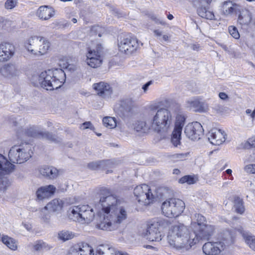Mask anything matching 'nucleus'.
Returning <instances> with one entry per match:
<instances>
[{
	"label": "nucleus",
	"mask_w": 255,
	"mask_h": 255,
	"mask_svg": "<svg viewBox=\"0 0 255 255\" xmlns=\"http://www.w3.org/2000/svg\"><path fill=\"white\" fill-rule=\"evenodd\" d=\"M164 103L168 106L167 108H160L156 111H152L149 116L152 126V130L157 132L166 131L172 125V113L179 112L180 106L172 103L170 99H166Z\"/></svg>",
	"instance_id": "3"
},
{
	"label": "nucleus",
	"mask_w": 255,
	"mask_h": 255,
	"mask_svg": "<svg viewBox=\"0 0 255 255\" xmlns=\"http://www.w3.org/2000/svg\"><path fill=\"white\" fill-rule=\"evenodd\" d=\"M133 193L136 199L139 203L146 205L154 200V196L151 190L146 184L137 186L134 189Z\"/></svg>",
	"instance_id": "10"
},
{
	"label": "nucleus",
	"mask_w": 255,
	"mask_h": 255,
	"mask_svg": "<svg viewBox=\"0 0 255 255\" xmlns=\"http://www.w3.org/2000/svg\"><path fill=\"white\" fill-rule=\"evenodd\" d=\"M187 104L190 108L199 112H206L208 110V105L198 98L191 99L187 101Z\"/></svg>",
	"instance_id": "23"
},
{
	"label": "nucleus",
	"mask_w": 255,
	"mask_h": 255,
	"mask_svg": "<svg viewBox=\"0 0 255 255\" xmlns=\"http://www.w3.org/2000/svg\"><path fill=\"white\" fill-rule=\"evenodd\" d=\"M66 75L60 68L49 69L42 72L38 77L40 86L47 90H53L60 88L65 82Z\"/></svg>",
	"instance_id": "4"
},
{
	"label": "nucleus",
	"mask_w": 255,
	"mask_h": 255,
	"mask_svg": "<svg viewBox=\"0 0 255 255\" xmlns=\"http://www.w3.org/2000/svg\"><path fill=\"white\" fill-rule=\"evenodd\" d=\"M186 136L192 140L200 139L203 135V129L200 123L195 122L188 124L185 128Z\"/></svg>",
	"instance_id": "12"
},
{
	"label": "nucleus",
	"mask_w": 255,
	"mask_h": 255,
	"mask_svg": "<svg viewBox=\"0 0 255 255\" xmlns=\"http://www.w3.org/2000/svg\"><path fill=\"white\" fill-rule=\"evenodd\" d=\"M220 47H221L225 51L227 52H229V48L227 46V45L223 44V43H218Z\"/></svg>",
	"instance_id": "59"
},
{
	"label": "nucleus",
	"mask_w": 255,
	"mask_h": 255,
	"mask_svg": "<svg viewBox=\"0 0 255 255\" xmlns=\"http://www.w3.org/2000/svg\"><path fill=\"white\" fill-rule=\"evenodd\" d=\"M68 255H80L78 250H76L75 248L71 249L68 254Z\"/></svg>",
	"instance_id": "56"
},
{
	"label": "nucleus",
	"mask_w": 255,
	"mask_h": 255,
	"mask_svg": "<svg viewBox=\"0 0 255 255\" xmlns=\"http://www.w3.org/2000/svg\"><path fill=\"white\" fill-rule=\"evenodd\" d=\"M40 175L49 179H56L59 176V171L55 167L43 165L38 168Z\"/></svg>",
	"instance_id": "21"
},
{
	"label": "nucleus",
	"mask_w": 255,
	"mask_h": 255,
	"mask_svg": "<svg viewBox=\"0 0 255 255\" xmlns=\"http://www.w3.org/2000/svg\"><path fill=\"white\" fill-rule=\"evenodd\" d=\"M24 46L30 55L39 56L48 52L51 47V43L43 36L33 35L25 41Z\"/></svg>",
	"instance_id": "5"
},
{
	"label": "nucleus",
	"mask_w": 255,
	"mask_h": 255,
	"mask_svg": "<svg viewBox=\"0 0 255 255\" xmlns=\"http://www.w3.org/2000/svg\"><path fill=\"white\" fill-rule=\"evenodd\" d=\"M178 113L175 117L173 130L182 132L183 127L185 124V117L183 114L180 113V111Z\"/></svg>",
	"instance_id": "31"
},
{
	"label": "nucleus",
	"mask_w": 255,
	"mask_h": 255,
	"mask_svg": "<svg viewBox=\"0 0 255 255\" xmlns=\"http://www.w3.org/2000/svg\"><path fill=\"white\" fill-rule=\"evenodd\" d=\"M186 155V154H179L177 155V157L180 159H183L184 158Z\"/></svg>",
	"instance_id": "62"
},
{
	"label": "nucleus",
	"mask_w": 255,
	"mask_h": 255,
	"mask_svg": "<svg viewBox=\"0 0 255 255\" xmlns=\"http://www.w3.org/2000/svg\"><path fill=\"white\" fill-rule=\"evenodd\" d=\"M93 88L97 94L104 99L110 98L113 94L112 88L109 84L104 82L94 84Z\"/></svg>",
	"instance_id": "14"
},
{
	"label": "nucleus",
	"mask_w": 255,
	"mask_h": 255,
	"mask_svg": "<svg viewBox=\"0 0 255 255\" xmlns=\"http://www.w3.org/2000/svg\"><path fill=\"white\" fill-rule=\"evenodd\" d=\"M20 73V70L17 67L11 63L5 64L0 68V74L1 76L8 80L19 77Z\"/></svg>",
	"instance_id": "15"
},
{
	"label": "nucleus",
	"mask_w": 255,
	"mask_h": 255,
	"mask_svg": "<svg viewBox=\"0 0 255 255\" xmlns=\"http://www.w3.org/2000/svg\"><path fill=\"white\" fill-rule=\"evenodd\" d=\"M117 252L118 251L109 245H101L97 249L99 255H116Z\"/></svg>",
	"instance_id": "29"
},
{
	"label": "nucleus",
	"mask_w": 255,
	"mask_h": 255,
	"mask_svg": "<svg viewBox=\"0 0 255 255\" xmlns=\"http://www.w3.org/2000/svg\"><path fill=\"white\" fill-rule=\"evenodd\" d=\"M169 36H168L167 35H163L162 36V39H163V40L165 41H168L169 40Z\"/></svg>",
	"instance_id": "63"
},
{
	"label": "nucleus",
	"mask_w": 255,
	"mask_h": 255,
	"mask_svg": "<svg viewBox=\"0 0 255 255\" xmlns=\"http://www.w3.org/2000/svg\"><path fill=\"white\" fill-rule=\"evenodd\" d=\"M12 162L0 154V176L9 175L14 171L15 165Z\"/></svg>",
	"instance_id": "20"
},
{
	"label": "nucleus",
	"mask_w": 255,
	"mask_h": 255,
	"mask_svg": "<svg viewBox=\"0 0 255 255\" xmlns=\"http://www.w3.org/2000/svg\"><path fill=\"white\" fill-rule=\"evenodd\" d=\"M252 19V14L248 9H243L241 12L238 17V22L241 25H248L249 24Z\"/></svg>",
	"instance_id": "30"
},
{
	"label": "nucleus",
	"mask_w": 255,
	"mask_h": 255,
	"mask_svg": "<svg viewBox=\"0 0 255 255\" xmlns=\"http://www.w3.org/2000/svg\"><path fill=\"white\" fill-rule=\"evenodd\" d=\"M180 173V170L178 169H174L173 170V173L174 174H177H177H179Z\"/></svg>",
	"instance_id": "64"
},
{
	"label": "nucleus",
	"mask_w": 255,
	"mask_h": 255,
	"mask_svg": "<svg viewBox=\"0 0 255 255\" xmlns=\"http://www.w3.org/2000/svg\"><path fill=\"white\" fill-rule=\"evenodd\" d=\"M151 81H149L142 86V89L143 90L144 93H146L147 91L148 90V87L151 84Z\"/></svg>",
	"instance_id": "55"
},
{
	"label": "nucleus",
	"mask_w": 255,
	"mask_h": 255,
	"mask_svg": "<svg viewBox=\"0 0 255 255\" xmlns=\"http://www.w3.org/2000/svg\"><path fill=\"white\" fill-rule=\"evenodd\" d=\"M139 235L149 242H160L163 237L160 222L157 220L148 222L139 231Z\"/></svg>",
	"instance_id": "9"
},
{
	"label": "nucleus",
	"mask_w": 255,
	"mask_h": 255,
	"mask_svg": "<svg viewBox=\"0 0 255 255\" xmlns=\"http://www.w3.org/2000/svg\"><path fill=\"white\" fill-rule=\"evenodd\" d=\"M133 128L136 131L146 132L150 129L152 130V126L148 117L145 121H136L133 125Z\"/></svg>",
	"instance_id": "25"
},
{
	"label": "nucleus",
	"mask_w": 255,
	"mask_h": 255,
	"mask_svg": "<svg viewBox=\"0 0 255 255\" xmlns=\"http://www.w3.org/2000/svg\"><path fill=\"white\" fill-rule=\"evenodd\" d=\"M214 110L216 111L217 113H219L222 112L221 110V107L219 106H218L217 107H215L214 108Z\"/></svg>",
	"instance_id": "61"
},
{
	"label": "nucleus",
	"mask_w": 255,
	"mask_h": 255,
	"mask_svg": "<svg viewBox=\"0 0 255 255\" xmlns=\"http://www.w3.org/2000/svg\"><path fill=\"white\" fill-rule=\"evenodd\" d=\"M55 14L54 9L47 5L40 6L36 12L37 16L41 20H47L49 19Z\"/></svg>",
	"instance_id": "22"
},
{
	"label": "nucleus",
	"mask_w": 255,
	"mask_h": 255,
	"mask_svg": "<svg viewBox=\"0 0 255 255\" xmlns=\"http://www.w3.org/2000/svg\"><path fill=\"white\" fill-rule=\"evenodd\" d=\"M248 142L251 146L255 147V136L249 139Z\"/></svg>",
	"instance_id": "57"
},
{
	"label": "nucleus",
	"mask_w": 255,
	"mask_h": 255,
	"mask_svg": "<svg viewBox=\"0 0 255 255\" xmlns=\"http://www.w3.org/2000/svg\"><path fill=\"white\" fill-rule=\"evenodd\" d=\"M102 49L101 45H98L95 48H89L86 54V57L102 58L101 55Z\"/></svg>",
	"instance_id": "33"
},
{
	"label": "nucleus",
	"mask_w": 255,
	"mask_h": 255,
	"mask_svg": "<svg viewBox=\"0 0 255 255\" xmlns=\"http://www.w3.org/2000/svg\"><path fill=\"white\" fill-rule=\"evenodd\" d=\"M103 60L102 58H86L85 62L87 64L93 68H97L99 67L102 64Z\"/></svg>",
	"instance_id": "35"
},
{
	"label": "nucleus",
	"mask_w": 255,
	"mask_h": 255,
	"mask_svg": "<svg viewBox=\"0 0 255 255\" xmlns=\"http://www.w3.org/2000/svg\"><path fill=\"white\" fill-rule=\"evenodd\" d=\"M15 49L11 43L2 42L0 43V61L6 62L14 55Z\"/></svg>",
	"instance_id": "16"
},
{
	"label": "nucleus",
	"mask_w": 255,
	"mask_h": 255,
	"mask_svg": "<svg viewBox=\"0 0 255 255\" xmlns=\"http://www.w3.org/2000/svg\"><path fill=\"white\" fill-rule=\"evenodd\" d=\"M228 31L233 38L236 39H239L240 35L236 27L233 25L229 26L228 27Z\"/></svg>",
	"instance_id": "47"
},
{
	"label": "nucleus",
	"mask_w": 255,
	"mask_h": 255,
	"mask_svg": "<svg viewBox=\"0 0 255 255\" xmlns=\"http://www.w3.org/2000/svg\"><path fill=\"white\" fill-rule=\"evenodd\" d=\"M181 132L173 130L171 137V142L175 146H177L180 143Z\"/></svg>",
	"instance_id": "45"
},
{
	"label": "nucleus",
	"mask_w": 255,
	"mask_h": 255,
	"mask_svg": "<svg viewBox=\"0 0 255 255\" xmlns=\"http://www.w3.org/2000/svg\"><path fill=\"white\" fill-rule=\"evenodd\" d=\"M33 248L35 251H41L49 250L52 247L42 240H38L34 243Z\"/></svg>",
	"instance_id": "34"
},
{
	"label": "nucleus",
	"mask_w": 255,
	"mask_h": 255,
	"mask_svg": "<svg viewBox=\"0 0 255 255\" xmlns=\"http://www.w3.org/2000/svg\"><path fill=\"white\" fill-rule=\"evenodd\" d=\"M215 231L214 226L203 225L191 232L183 224L171 226L167 235L168 243L170 248L180 253L189 251L200 240H208Z\"/></svg>",
	"instance_id": "1"
},
{
	"label": "nucleus",
	"mask_w": 255,
	"mask_h": 255,
	"mask_svg": "<svg viewBox=\"0 0 255 255\" xmlns=\"http://www.w3.org/2000/svg\"><path fill=\"white\" fill-rule=\"evenodd\" d=\"M195 217L196 218V221L192 222L191 224V228L193 230L197 229L198 228H199L202 226L203 225H204V217L200 214H197L195 215Z\"/></svg>",
	"instance_id": "42"
},
{
	"label": "nucleus",
	"mask_w": 255,
	"mask_h": 255,
	"mask_svg": "<svg viewBox=\"0 0 255 255\" xmlns=\"http://www.w3.org/2000/svg\"><path fill=\"white\" fill-rule=\"evenodd\" d=\"M234 207L237 213L240 214L244 213L245 208L243 199L239 197H236L234 200Z\"/></svg>",
	"instance_id": "38"
},
{
	"label": "nucleus",
	"mask_w": 255,
	"mask_h": 255,
	"mask_svg": "<svg viewBox=\"0 0 255 255\" xmlns=\"http://www.w3.org/2000/svg\"><path fill=\"white\" fill-rule=\"evenodd\" d=\"M236 230L242 234L246 244L249 248L252 250L255 251V236L249 232H245L241 227Z\"/></svg>",
	"instance_id": "24"
},
{
	"label": "nucleus",
	"mask_w": 255,
	"mask_h": 255,
	"mask_svg": "<svg viewBox=\"0 0 255 255\" xmlns=\"http://www.w3.org/2000/svg\"><path fill=\"white\" fill-rule=\"evenodd\" d=\"M178 182L181 184L186 183L188 184H193L196 182V180L191 175H186L179 179Z\"/></svg>",
	"instance_id": "46"
},
{
	"label": "nucleus",
	"mask_w": 255,
	"mask_h": 255,
	"mask_svg": "<svg viewBox=\"0 0 255 255\" xmlns=\"http://www.w3.org/2000/svg\"><path fill=\"white\" fill-rule=\"evenodd\" d=\"M74 237L73 232L67 230H62L58 232L57 234L58 239L63 242L71 240Z\"/></svg>",
	"instance_id": "36"
},
{
	"label": "nucleus",
	"mask_w": 255,
	"mask_h": 255,
	"mask_svg": "<svg viewBox=\"0 0 255 255\" xmlns=\"http://www.w3.org/2000/svg\"><path fill=\"white\" fill-rule=\"evenodd\" d=\"M238 7V4L233 3L231 1H226L224 2L222 6V14L226 17L229 16L233 13Z\"/></svg>",
	"instance_id": "27"
},
{
	"label": "nucleus",
	"mask_w": 255,
	"mask_h": 255,
	"mask_svg": "<svg viewBox=\"0 0 255 255\" xmlns=\"http://www.w3.org/2000/svg\"><path fill=\"white\" fill-rule=\"evenodd\" d=\"M22 224L27 231H31L32 230V225L29 223L22 222Z\"/></svg>",
	"instance_id": "54"
},
{
	"label": "nucleus",
	"mask_w": 255,
	"mask_h": 255,
	"mask_svg": "<svg viewBox=\"0 0 255 255\" xmlns=\"http://www.w3.org/2000/svg\"><path fill=\"white\" fill-rule=\"evenodd\" d=\"M236 237L235 231H225L222 233L221 241L222 244H223L226 248V247L231 245L234 242Z\"/></svg>",
	"instance_id": "26"
},
{
	"label": "nucleus",
	"mask_w": 255,
	"mask_h": 255,
	"mask_svg": "<svg viewBox=\"0 0 255 255\" xmlns=\"http://www.w3.org/2000/svg\"><path fill=\"white\" fill-rule=\"evenodd\" d=\"M1 241L9 249L12 251H16L18 248L17 241L7 236H3L1 238Z\"/></svg>",
	"instance_id": "32"
},
{
	"label": "nucleus",
	"mask_w": 255,
	"mask_h": 255,
	"mask_svg": "<svg viewBox=\"0 0 255 255\" xmlns=\"http://www.w3.org/2000/svg\"><path fill=\"white\" fill-rule=\"evenodd\" d=\"M48 211L47 209H45V207L39 211V217L42 221L45 224L49 223L50 220V217L47 213Z\"/></svg>",
	"instance_id": "44"
},
{
	"label": "nucleus",
	"mask_w": 255,
	"mask_h": 255,
	"mask_svg": "<svg viewBox=\"0 0 255 255\" xmlns=\"http://www.w3.org/2000/svg\"><path fill=\"white\" fill-rule=\"evenodd\" d=\"M63 206V203L62 200L54 199L45 206V209H47L50 212H58L62 210Z\"/></svg>",
	"instance_id": "28"
},
{
	"label": "nucleus",
	"mask_w": 255,
	"mask_h": 255,
	"mask_svg": "<svg viewBox=\"0 0 255 255\" xmlns=\"http://www.w3.org/2000/svg\"><path fill=\"white\" fill-rule=\"evenodd\" d=\"M25 136L34 137H44L51 140H54L53 136L48 132H43L38 127L29 126L25 128L23 131Z\"/></svg>",
	"instance_id": "18"
},
{
	"label": "nucleus",
	"mask_w": 255,
	"mask_h": 255,
	"mask_svg": "<svg viewBox=\"0 0 255 255\" xmlns=\"http://www.w3.org/2000/svg\"><path fill=\"white\" fill-rule=\"evenodd\" d=\"M185 204L178 198H171L162 202L161 210L162 214L168 218H173L179 216L184 211Z\"/></svg>",
	"instance_id": "8"
},
{
	"label": "nucleus",
	"mask_w": 255,
	"mask_h": 255,
	"mask_svg": "<svg viewBox=\"0 0 255 255\" xmlns=\"http://www.w3.org/2000/svg\"><path fill=\"white\" fill-rule=\"evenodd\" d=\"M99 205L101 209L98 214L102 221L97 227L101 230H114L128 217L127 208L121 206L117 197L108 190L102 191Z\"/></svg>",
	"instance_id": "2"
},
{
	"label": "nucleus",
	"mask_w": 255,
	"mask_h": 255,
	"mask_svg": "<svg viewBox=\"0 0 255 255\" xmlns=\"http://www.w3.org/2000/svg\"><path fill=\"white\" fill-rule=\"evenodd\" d=\"M244 171L248 174H255V164H250L244 167Z\"/></svg>",
	"instance_id": "49"
},
{
	"label": "nucleus",
	"mask_w": 255,
	"mask_h": 255,
	"mask_svg": "<svg viewBox=\"0 0 255 255\" xmlns=\"http://www.w3.org/2000/svg\"><path fill=\"white\" fill-rule=\"evenodd\" d=\"M80 128L82 130L86 129H90L91 130H94L95 129L94 126L90 122H86L82 124V125L80 127Z\"/></svg>",
	"instance_id": "50"
},
{
	"label": "nucleus",
	"mask_w": 255,
	"mask_h": 255,
	"mask_svg": "<svg viewBox=\"0 0 255 255\" xmlns=\"http://www.w3.org/2000/svg\"><path fill=\"white\" fill-rule=\"evenodd\" d=\"M139 42L136 38L130 36L121 38L118 43L119 50L127 55H131L139 47Z\"/></svg>",
	"instance_id": "11"
},
{
	"label": "nucleus",
	"mask_w": 255,
	"mask_h": 255,
	"mask_svg": "<svg viewBox=\"0 0 255 255\" xmlns=\"http://www.w3.org/2000/svg\"><path fill=\"white\" fill-rule=\"evenodd\" d=\"M225 249L221 242H208L203 246V251L206 255H223Z\"/></svg>",
	"instance_id": "13"
},
{
	"label": "nucleus",
	"mask_w": 255,
	"mask_h": 255,
	"mask_svg": "<svg viewBox=\"0 0 255 255\" xmlns=\"http://www.w3.org/2000/svg\"><path fill=\"white\" fill-rule=\"evenodd\" d=\"M200 45L198 44H193L191 45L192 50L198 51L200 49Z\"/></svg>",
	"instance_id": "58"
},
{
	"label": "nucleus",
	"mask_w": 255,
	"mask_h": 255,
	"mask_svg": "<svg viewBox=\"0 0 255 255\" xmlns=\"http://www.w3.org/2000/svg\"><path fill=\"white\" fill-rule=\"evenodd\" d=\"M109 162V161L105 160L95 161L89 163L88 166L90 169L92 170L104 169Z\"/></svg>",
	"instance_id": "37"
},
{
	"label": "nucleus",
	"mask_w": 255,
	"mask_h": 255,
	"mask_svg": "<svg viewBox=\"0 0 255 255\" xmlns=\"http://www.w3.org/2000/svg\"><path fill=\"white\" fill-rule=\"evenodd\" d=\"M219 98L224 101L227 102L229 100V96L225 92H220L219 93Z\"/></svg>",
	"instance_id": "51"
},
{
	"label": "nucleus",
	"mask_w": 255,
	"mask_h": 255,
	"mask_svg": "<svg viewBox=\"0 0 255 255\" xmlns=\"http://www.w3.org/2000/svg\"><path fill=\"white\" fill-rule=\"evenodd\" d=\"M78 250L80 255H92L93 253L92 248L88 244L83 245L82 247L75 248Z\"/></svg>",
	"instance_id": "39"
},
{
	"label": "nucleus",
	"mask_w": 255,
	"mask_h": 255,
	"mask_svg": "<svg viewBox=\"0 0 255 255\" xmlns=\"http://www.w3.org/2000/svg\"><path fill=\"white\" fill-rule=\"evenodd\" d=\"M9 179L5 176H0V192H4L10 186Z\"/></svg>",
	"instance_id": "43"
},
{
	"label": "nucleus",
	"mask_w": 255,
	"mask_h": 255,
	"mask_svg": "<svg viewBox=\"0 0 255 255\" xmlns=\"http://www.w3.org/2000/svg\"><path fill=\"white\" fill-rule=\"evenodd\" d=\"M59 65L63 68H68L70 65L66 61L61 60L60 62Z\"/></svg>",
	"instance_id": "53"
},
{
	"label": "nucleus",
	"mask_w": 255,
	"mask_h": 255,
	"mask_svg": "<svg viewBox=\"0 0 255 255\" xmlns=\"http://www.w3.org/2000/svg\"><path fill=\"white\" fill-rule=\"evenodd\" d=\"M227 138V134L224 130L213 128L208 134V139L212 144L220 145L225 142Z\"/></svg>",
	"instance_id": "17"
},
{
	"label": "nucleus",
	"mask_w": 255,
	"mask_h": 255,
	"mask_svg": "<svg viewBox=\"0 0 255 255\" xmlns=\"http://www.w3.org/2000/svg\"><path fill=\"white\" fill-rule=\"evenodd\" d=\"M104 125L110 129L114 128L117 126L116 119L111 117H106L103 119Z\"/></svg>",
	"instance_id": "41"
},
{
	"label": "nucleus",
	"mask_w": 255,
	"mask_h": 255,
	"mask_svg": "<svg viewBox=\"0 0 255 255\" xmlns=\"http://www.w3.org/2000/svg\"><path fill=\"white\" fill-rule=\"evenodd\" d=\"M18 0H6L4 3V7L6 9L10 10L16 6Z\"/></svg>",
	"instance_id": "48"
},
{
	"label": "nucleus",
	"mask_w": 255,
	"mask_h": 255,
	"mask_svg": "<svg viewBox=\"0 0 255 255\" xmlns=\"http://www.w3.org/2000/svg\"><path fill=\"white\" fill-rule=\"evenodd\" d=\"M31 148V145L26 142L15 145L9 151V159L13 163H24L31 157L33 153Z\"/></svg>",
	"instance_id": "7"
},
{
	"label": "nucleus",
	"mask_w": 255,
	"mask_h": 255,
	"mask_svg": "<svg viewBox=\"0 0 255 255\" xmlns=\"http://www.w3.org/2000/svg\"><path fill=\"white\" fill-rule=\"evenodd\" d=\"M211 1L212 0H193L192 2L194 3L195 5L198 6L203 2L209 3L211 2Z\"/></svg>",
	"instance_id": "52"
},
{
	"label": "nucleus",
	"mask_w": 255,
	"mask_h": 255,
	"mask_svg": "<svg viewBox=\"0 0 255 255\" xmlns=\"http://www.w3.org/2000/svg\"><path fill=\"white\" fill-rule=\"evenodd\" d=\"M198 14L202 17L209 20L216 19L215 15L212 11H209L205 8H201L198 11Z\"/></svg>",
	"instance_id": "40"
},
{
	"label": "nucleus",
	"mask_w": 255,
	"mask_h": 255,
	"mask_svg": "<svg viewBox=\"0 0 255 255\" xmlns=\"http://www.w3.org/2000/svg\"><path fill=\"white\" fill-rule=\"evenodd\" d=\"M69 217L80 224H89L95 218V213L90 206L84 204L74 206L68 210Z\"/></svg>",
	"instance_id": "6"
},
{
	"label": "nucleus",
	"mask_w": 255,
	"mask_h": 255,
	"mask_svg": "<svg viewBox=\"0 0 255 255\" xmlns=\"http://www.w3.org/2000/svg\"><path fill=\"white\" fill-rule=\"evenodd\" d=\"M153 32L154 33V35L157 37L160 36L162 35V32L159 30H154L153 31Z\"/></svg>",
	"instance_id": "60"
},
{
	"label": "nucleus",
	"mask_w": 255,
	"mask_h": 255,
	"mask_svg": "<svg viewBox=\"0 0 255 255\" xmlns=\"http://www.w3.org/2000/svg\"><path fill=\"white\" fill-rule=\"evenodd\" d=\"M56 188L53 185H48L38 188L36 192L37 199L43 200L52 196L55 193Z\"/></svg>",
	"instance_id": "19"
}]
</instances>
